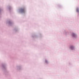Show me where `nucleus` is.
<instances>
[{"instance_id":"3","label":"nucleus","mask_w":79,"mask_h":79,"mask_svg":"<svg viewBox=\"0 0 79 79\" xmlns=\"http://www.w3.org/2000/svg\"><path fill=\"white\" fill-rule=\"evenodd\" d=\"M73 37H74V36H75V34H73Z\"/></svg>"},{"instance_id":"2","label":"nucleus","mask_w":79,"mask_h":79,"mask_svg":"<svg viewBox=\"0 0 79 79\" xmlns=\"http://www.w3.org/2000/svg\"><path fill=\"white\" fill-rule=\"evenodd\" d=\"M71 49L73 50V48H74V47H73V46H72L71 47Z\"/></svg>"},{"instance_id":"4","label":"nucleus","mask_w":79,"mask_h":79,"mask_svg":"<svg viewBox=\"0 0 79 79\" xmlns=\"http://www.w3.org/2000/svg\"><path fill=\"white\" fill-rule=\"evenodd\" d=\"M45 61H46V63H47V60H46Z\"/></svg>"},{"instance_id":"1","label":"nucleus","mask_w":79,"mask_h":79,"mask_svg":"<svg viewBox=\"0 0 79 79\" xmlns=\"http://www.w3.org/2000/svg\"><path fill=\"white\" fill-rule=\"evenodd\" d=\"M20 11L21 13H24L25 12V9L24 8L21 9H20Z\"/></svg>"},{"instance_id":"5","label":"nucleus","mask_w":79,"mask_h":79,"mask_svg":"<svg viewBox=\"0 0 79 79\" xmlns=\"http://www.w3.org/2000/svg\"><path fill=\"white\" fill-rule=\"evenodd\" d=\"M77 12L78 11V10H77Z\"/></svg>"}]
</instances>
